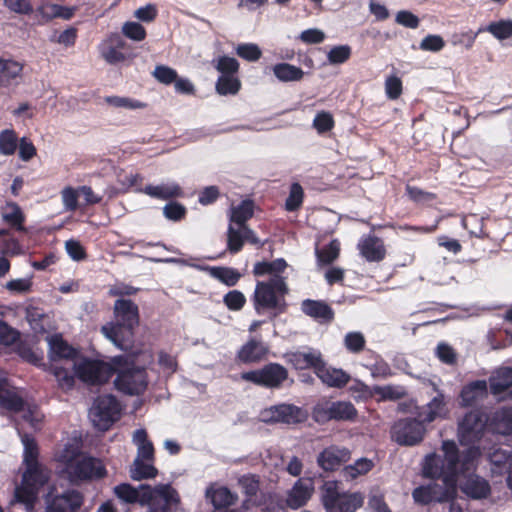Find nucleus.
<instances>
[{
	"instance_id": "obj_1",
	"label": "nucleus",
	"mask_w": 512,
	"mask_h": 512,
	"mask_svg": "<svg viewBox=\"0 0 512 512\" xmlns=\"http://www.w3.org/2000/svg\"><path fill=\"white\" fill-rule=\"evenodd\" d=\"M443 457L430 454L425 457L423 474L429 478L442 479L444 486L429 484L414 489L412 496L416 503L428 504L432 501H443L448 496L449 489L454 487L456 477L466 471L459 466V453L454 441H443Z\"/></svg>"
},
{
	"instance_id": "obj_2",
	"label": "nucleus",
	"mask_w": 512,
	"mask_h": 512,
	"mask_svg": "<svg viewBox=\"0 0 512 512\" xmlns=\"http://www.w3.org/2000/svg\"><path fill=\"white\" fill-rule=\"evenodd\" d=\"M115 322L101 328L102 334L117 348L127 351L132 347L133 329L138 325L137 305L128 299H118L114 304Z\"/></svg>"
},
{
	"instance_id": "obj_3",
	"label": "nucleus",
	"mask_w": 512,
	"mask_h": 512,
	"mask_svg": "<svg viewBox=\"0 0 512 512\" xmlns=\"http://www.w3.org/2000/svg\"><path fill=\"white\" fill-rule=\"evenodd\" d=\"M59 459L65 465V472L73 483L100 479L106 475L102 461L82 454L76 443L66 444Z\"/></svg>"
},
{
	"instance_id": "obj_4",
	"label": "nucleus",
	"mask_w": 512,
	"mask_h": 512,
	"mask_svg": "<svg viewBox=\"0 0 512 512\" xmlns=\"http://www.w3.org/2000/svg\"><path fill=\"white\" fill-rule=\"evenodd\" d=\"M487 418L480 411H471L459 422L458 436L462 445L469 446L459 456V466L463 471H470L474 467L475 460L481 455V449L475 444L481 440L486 426Z\"/></svg>"
},
{
	"instance_id": "obj_5",
	"label": "nucleus",
	"mask_w": 512,
	"mask_h": 512,
	"mask_svg": "<svg viewBox=\"0 0 512 512\" xmlns=\"http://www.w3.org/2000/svg\"><path fill=\"white\" fill-rule=\"evenodd\" d=\"M288 291L285 278L281 275H273L267 281H258L253 296L256 312L258 314L263 310L283 312L285 308L284 297Z\"/></svg>"
},
{
	"instance_id": "obj_6",
	"label": "nucleus",
	"mask_w": 512,
	"mask_h": 512,
	"mask_svg": "<svg viewBox=\"0 0 512 512\" xmlns=\"http://www.w3.org/2000/svg\"><path fill=\"white\" fill-rule=\"evenodd\" d=\"M50 478V471L44 466L34 469L26 468L21 484L15 488L13 507L23 505L27 512L32 511L37 499L39 489L44 486Z\"/></svg>"
},
{
	"instance_id": "obj_7",
	"label": "nucleus",
	"mask_w": 512,
	"mask_h": 512,
	"mask_svg": "<svg viewBox=\"0 0 512 512\" xmlns=\"http://www.w3.org/2000/svg\"><path fill=\"white\" fill-rule=\"evenodd\" d=\"M322 502L327 512H355L364 502L361 493H341L336 482H325Z\"/></svg>"
},
{
	"instance_id": "obj_8",
	"label": "nucleus",
	"mask_w": 512,
	"mask_h": 512,
	"mask_svg": "<svg viewBox=\"0 0 512 512\" xmlns=\"http://www.w3.org/2000/svg\"><path fill=\"white\" fill-rule=\"evenodd\" d=\"M121 406L112 395L99 396L90 409L89 416L99 430H107L120 415Z\"/></svg>"
},
{
	"instance_id": "obj_9",
	"label": "nucleus",
	"mask_w": 512,
	"mask_h": 512,
	"mask_svg": "<svg viewBox=\"0 0 512 512\" xmlns=\"http://www.w3.org/2000/svg\"><path fill=\"white\" fill-rule=\"evenodd\" d=\"M313 418L318 423H326L330 420H353L357 411L351 402L347 401H322L313 409Z\"/></svg>"
},
{
	"instance_id": "obj_10",
	"label": "nucleus",
	"mask_w": 512,
	"mask_h": 512,
	"mask_svg": "<svg viewBox=\"0 0 512 512\" xmlns=\"http://www.w3.org/2000/svg\"><path fill=\"white\" fill-rule=\"evenodd\" d=\"M178 500L177 492L168 484H159L154 488L146 485L142 505H147L150 512H169Z\"/></svg>"
},
{
	"instance_id": "obj_11",
	"label": "nucleus",
	"mask_w": 512,
	"mask_h": 512,
	"mask_svg": "<svg viewBox=\"0 0 512 512\" xmlns=\"http://www.w3.org/2000/svg\"><path fill=\"white\" fill-rule=\"evenodd\" d=\"M287 377V369L277 363H270L261 369L244 372L241 375L243 380L266 388H278Z\"/></svg>"
},
{
	"instance_id": "obj_12",
	"label": "nucleus",
	"mask_w": 512,
	"mask_h": 512,
	"mask_svg": "<svg viewBox=\"0 0 512 512\" xmlns=\"http://www.w3.org/2000/svg\"><path fill=\"white\" fill-rule=\"evenodd\" d=\"M425 433L423 422L419 419L398 420L392 427L391 436L400 445L413 446L422 441Z\"/></svg>"
},
{
	"instance_id": "obj_13",
	"label": "nucleus",
	"mask_w": 512,
	"mask_h": 512,
	"mask_svg": "<svg viewBox=\"0 0 512 512\" xmlns=\"http://www.w3.org/2000/svg\"><path fill=\"white\" fill-rule=\"evenodd\" d=\"M72 367L75 375L88 384L104 383L111 376V368L99 361L81 359L73 361Z\"/></svg>"
},
{
	"instance_id": "obj_14",
	"label": "nucleus",
	"mask_w": 512,
	"mask_h": 512,
	"mask_svg": "<svg viewBox=\"0 0 512 512\" xmlns=\"http://www.w3.org/2000/svg\"><path fill=\"white\" fill-rule=\"evenodd\" d=\"M115 387L128 395L142 394L148 385L147 373L143 368L129 367L118 373Z\"/></svg>"
},
{
	"instance_id": "obj_15",
	"label": "nucleus",
	"mask_w": 512,
	"mask_h": 512,
	"mask_svg": "<svg viewBox=\"0 0 512 512\" xmlns=\"http://www.w3.org/2000/svg\"><path fill=\"white\" fill-rule=\"evenodd\" d=\"M260 418L263 422L296 424L306 420L307 413L303 409L292 404H279L261 411Z\"/></svg>"
},
{
	"instance_id": "obj_16",
	"label": "nucleus",
	"mask_w": 512,
	"mask_h": 512,
	"mask_svg": "<svg viewBox=\"0 0 512 512\" xmlns=\"http://www.w3.org/2000/svg\"><path fill=\"white\" fill-rule=\"evenodd\" d=\"M285 359L297 370L311 368L315 373L323 362L320 351L308 347L293 352H287Z\"/></svg>"
},
{
	"instance_id": "obj_17",
	"label": "nucleus",
	"mask_w": 512,
	"mask_h": 512,
	"mask_svg": "<svg viewBox=\"0 0 512 512\" xmlns=\"http://www.w3.org/2000/svg\"><path fill=\"white\" fill-rule=\"evenodd\" d=\"M83 497L76 490H68L61 495L47 498L46 512H75L82 505Z\"/></svg>"
},
{
	"instance_id": "obj_18",
	"label": "nucleus",
	"mask_w": 512,
	"mask_h": 512,
	"mask_svg": "<svg viewBox=\"0 0 512 512\" xmlns=\"http://www.w3.org/2000/svg\"><path fill=\"white\" fill-rule=\"evenodd\" d=\"M314 491L313 481L310 478H299L288 491L286 504L291 509L304 506L311 498Z\"/></svg>"
},
{
	"instance_id": "obj_19",
	"label": "nucleus",
	"mask_w": 512,
	"mask_h": 512,
	"mask_svg": "<svg viewBox=\"0 0 512 512\" xmlns=\"http://www.w3.org/2000/svg\"><path fill=\"white\" fill-rule=\"evenodd\" d=\"M25 401L20 391L10 386L0 374V407L11 413H20Z\"/></svg>"
},
{
	"instance_id": "obj_20",
	"label": "nucleus",
	"mask_w": 512,
	"mask_h": 512,
	"mask_svg": "<svg viewBox=\"0 0 512 512\" xmlns=\"http://www.w3.org/2000/svg\"><path fill=\"white\" fill-rule=\"evenodd\" d=\"M23 77V65L13 59L0 57V88L17 86Z\"/></svg>"
},
{
	"instance_id": "obj_21",
	"label": "nucleus",
	"mask_w": 512,
	"mask_h": 512,
	"mask_svg": "<svg viewBox=\"0 0 512 512\" xmlns=\"http://www.w3.org/2000/svg\"><path fill=\"white\" fill-rule=\"evenodd\" d=\"M247 241L253 245H262L260 239L256 236L255 232L247 225L234 228L232 225L228 228V249L231 253L239 252Z\"/></svg>"
},
{
	"instance_id": "obj_22",
	"label": "nucleus",
	"mask_w": 512,
	"mask_h": 512,
	"mask_svg": "<svg viewBox=\"0 0 512 512\" xmlns=\"http://www.w3.org/2000/svg\"><path fill=\"white\" fill-rule=\"evenodd\" d=\"M349 458V451L344 448L330 446L324 449L317 457L318 465L325 471L337 469Z\"/></svg>"
},
{
	"instance_id": "obj_23",
	"label": "nucleus",
	"mask_w": 512,
	"mask_h": 512,
	"mask_svg": "<svg viewBox=\"0 0 512 512\" xmlns=\"http://www.w3.org/2000/svg\"><path fill=\"white\" fill-rule=\"evenodd\" d=\"M315 374L323 384L334 388L344 387L350 380V375L344 370L328 367L324 361Z\"/></svg>"
},
{
	"instance_id": "obj_24",
	"label": "nucleus",
	"mask_w": 512,
	"mask_h": 512,
	"mask_svg": "<svg viewBox=\"0 0 512 512\" xmlns=\"http://www.w3.org/2000/svg\"><path fill=\"white\" fill-rule=\"evenodd\" d=\"M360 254L369 262H377L384 258L385 248L381 239L375 236L363 237L358 243Z\"/></svg>"
},
{
	"instance_id": "obj_25",
	"label": "nucleus",
	"mask_w": 512,
	"mask_h": 512,
	"mask_svg": "<svg viewBox=\"0 0 512 512\" xmlns=\"http://www.w3.org/2000/svg\"><path fill=\"white\" fill-rule=\"evenodd\" d=\"M142 192L152 198L168 200L182 196L181 187L174 181H167L158 185H147Z\"/></svg>"
},
{
	"instance_id": "obj_26",
	"label": "nucleus",
	"mask_w": 512,
	"mask_h": 512,
	"mask_svg": "<svg viewBox=\"0 0 512 512\" xmlns=\"http://www.w3.org/2000/svg\"><path fill=\"white\" fill-rule=\"evenodd\" d=\"M132 442L137 447V455L134 460L155 461L154 447L145 429H137L133 432Z\"/></svg>"
},
{
	"instance_id": "obj_27",
	"label": "nucleus",
	"mask_w": 512,
	"mask_h": 512,
	"mask_svg": "<svg viewBox=\"0 0 512 512\" xmlns=\"http://www.w3.org/2000/svg\"><path fill=\"white\" fill-rule=\"evenodd\" d=\"M445 414L444 396L438 393L427 405L421 408L418 417L423 423H430L437 418L445 416Z\"/></svg>"
},
{
	"instance_id": "obj_28",
	"label": "nucleus",
	"mask_w": 512,
	"mask_h": 512,
	"mask_svg": "<svg viewBox=\"0 0 512 512\" xmlns=\"http://www.w3.org/2000/svg\"><path fill=\"white\" fill-rule=\"evenodd\" d=\"M267 346L255 339L248 341L238 352V359L244 363H253L261 360L267 353Z\"/></svg>"
},
{
	"instance_id": "obj_29",
	"label": "nucleus",
	"mask_w": 512,
	"mask_h": 512,
	"mask_svg": "<svg viewBox=\"0 0 512 512\" xmlns=\"http://www.w3.org/2000/svg\"><path fill=\"white\" fill-rule=\"evenodd\" d=\"M487 395V382L476 380L466 385L461 391L462 404L471 406L482 400Z\"/></svg>"
},
{
	"instance_id": "obj_30",
	"label": "nucleus",
	"mask_w": 512,
	"mask_h": 512,
	"mask_svg": "<svg viewBox=\"0 0 512 512\" xmlns=\"http://www.w3.org/2000/svg\"><path fill=\"white\" fill-rule=\"evenodd\" d=\"M461 489L467 496L474 499L485 498L490 492L488 482L476 475L469 476L465 482L461 484Z\"/></svg>"
},
{
	"instance_id": "obj_31",
	"label": "nucleus",
	"mask_w": 512,
	"mask_h": 512,
	"mask_svg": "<svg viewBox=\"0 0 512 512\" xmlns=\"http://www.w3.org/2000/svg\"><path fill=\"white\" fill-rule=\"evenodd\" d=\"M36 11L44 21H49L53 18L68 20L74 14V8L64 7L53 3H43Z\"/></svg>"
},
{
	"instance_id": "obj_32",
	"label": "nucleus",
	"mask_w": 512,
	"mask_h": 512,
	"mask_svg": "<svg viewBox=\"0 0 512 512\" xmlns=\"http://www.w3.org/2000/svg\"><path fill=\"white\" fill-rule=\"evenodd\" d=\"M302 311L308 316L324 321H331L333 319L332 309L327 304L320 301L304 300L302 302Z\"/></svg>"
},
{
	"instance_id": "obj_33",
	"label": "nucleus",
	"mask_w": 512,
	"mask_h": 512,
	"mask_svg": "<svg viewBox=\"0 0 512 512\" xmlns=\"http://www.w3.org/2000/svg\"><path fill=\"white\" fill-rule=\"evenodd\" d=\"M274 76L281 82H297L304 77V71L289 63H278L272 68Z\"/></svg>"
},
{
	"instance_id": "obj_34",
	"label": "nucleus",
	"mask_w": 512,
	"mask_h": 512,
	"mask_svg": "<svg viewBox=\"0 0 512 512\" xmlns=\"http://www.w3.org/2000/svg\"><path fill=\"white\" fill-rule=\"evenodd\" d=\"M206 497L216 508L233 505L237 499V496L226 487H210L206 491Z\"/></svg>"
},
{
	"instance_id": "obj_35",
	"label": "nucleus",
	"mask_w": 512,
	"mask_h": 512,
	"mask_svg": "<svg viewBox=\"0 0 512 512\" xmlns=\"http://www.w3.org/2000/svg\"><path fill=\"white\" fill-rule=\"evenodd\" d=\"M490 33L498 41H504L512 37V20L501 19L498 21L490 22L486 27L479 28L478 33Z\"/></svg>"
},
{
	"instance_id": "obj_36",
	"label": "nucleus",
	"mask_w": 512,
	"mask_h": 512,
	"mask_svg": "<svg viewBox=\"0 0 512 512\" xmlns=\"http://www.w3.org/2000/svg\"><path fill=\"white\" fill-rule=\"evenodd\" d=\"M491 392L500 394L512 385V368L503 367L493 373L489 379Z\"/></svg>"
},
{
	"instance_id": "obj_37",
	"label": "nucleus",
	"mask_w": 512,
	"mask_h": 512,
	"mask_svg": "<svg viewBox=\"0 0 512 512\" xmlns=\"http://www.w3.org/2000/svg\"><path fill=\"white\" fill-rule=\"evenodd\" d=\"M146 485H139L138 488L130 484L123 483L114 487L115 495L125 503H140L142 505V496L144 495Z\"/></svg>"
},
{
	"instance_id": "obj_38",
	"label": "nucleus",
	"mask_w": 512,
	"mask_h": 512,
	"mask_svg": "<svg viewBox=\"0 0 512 512\" xmlns=\"http://www.w3.org/2000/svg\"><path fill=\"white\" fill-rule=\"evenodd\" d=\"M492 427L499 434L512 432V407H503L496 411L492 417Z\"/></svg>"
},
{
	"instance_id": "obj_39",
	"label": "nucleus",
	"mask_w": 512,
	"mask_h": 512,
	"mask_svg": "<svg viewBox=\"0 0 512 512\" xmlns=\"http://www.w3.org/2000/svg\"><path fill=\"white\" fill-rule=\"evenodd\" d=\"M157 473L154 461L134 460L130 467V476L133 480L151 479L156 477Z\"/></svg>"
},
{
	"instance_id": "obj_40",
	"label": "nucleus",
	"mask_w": 512,
	"mask_h": 512,
	"mask_svg": "<svg viewBox=\"0 0 512 512\" xmlns=\"http://www.w3.org/2000/svg\"><path fill=\"white\" fill-rule=\"evenodd\" d=\"M49 348L53 361L58 359H70L75 355V350L59 336L49 338Z\"/></svg>"
},
{
	"instance_id": "obj_41",
	"label": "nucleus",
	"mask_w": 512,
	"mask_h": 512,
	"mask_svg": "<svg viewBox=\"0 0 512 512\" xmlns=\"http://www.w3.org/2000/svg\"><path fill=\"white\" fill-rule=\"evenodd\" d=\"M254 205L250 200L242 201L238 206L231 208V222L239 227L246 226V222L253 216Z\"/></svg>"
},
{
	"instance_id": "obj_42",
	"label": "nucleus",
	"mask_w": 512,
	"mask_h": 512,
	"mask_svg": "<svg viewBox=\"0 0 512 512\" xmlns=\"http://www.w3.org/2000/svg\"><path fill=\"white\" fill-rule=\"evenodd\" d=\"M488 459L494 466L492 471L494 473H501L503 469L510 467L511 454L508 450L499 447H493L488 453Z\"/></svg>"
},
{
	"instance_id": "obj_43",
	"label": "nucleus",
	"mask_w": 512,
	"mask_h": 512,
	"mask_svg": "<svg viewBox=\"0 0 512 512\" xmlns=\"http://www.w3.org/2000/svg\"><path fill=\"white\" fill-rule=\"evenodd\" d=\"M215 88L220 95H235L241 88V82L235 75H221Z\"/></svg>"
},
{
	"instance_id": "obj_44",
	"label": "nucleus",
	"mask_w": 512,
	"mask_h": 512,
	"mask_svg": "<svg viewBox=\"0 0 512 512\" xmlns=\"http://www.w3.org/2000/svg\"><path fill=\"white\" fill-rule=\"evenodd\" d=\"M340 253V243L338 240H332L327 246L316 248L315 254L319 265H328L335 261Z\"/></svg>"
},
{
	"instance_id": "obj_45",
	"label": "nucleus",
	"mask_w": 512,
	"mask_h": 512,
	"mask_svg": "<svg viewBox=\"0 0 512 512\" xmlns=\"http://www.w3.org/2000/svg\"><path fill=\"white\" fill-rule=\"evenodd\" d=\"M287 267V263L284 259H276L271 262H257L254 265L253 273L255 276H262L269 274L270 277L273 275H280L281 272Z\"/></svg>"
},
{
	"instance_id": "obj_46",
	"label": "nucleus",
	"mask_w": 512,
	"mask_h": 512,
	"mask_svg": "<svg viewBox=\"0 0 512 512\" xmlns=\"http://www.w3.org/2000/svg\"><path fill=\"white\" fill-rule=\"evenodd\" d=\"M22 443L24 445L23 462L26 465V468H30L31 470L35 467L43 466L37 460L38 449L34 439L28 435H24L22 437Z\"/></svg>"
},
{
	"instance_id": "obj_47",
	"label": "nucleus",
	"mask_w": 512,
	"mask_h": 512,
	"mask_svg": "<svg viewBox=\"0 0 512 512\" xmlns=\"http://www.w3.org/2000/svg\"><path fill=\"white\" fill-rule=\"evenodd\" d=\"M207 269L212 277L228 286H234L241 277V274L237 270L229 267H210Z\"/></svg>"
},
{
	"instance_id": "obj_48",
	"label": "nucleus",
	"mask_w": 512,
	"mask_h": 512,
	"mask_svg": "<svg viewBox=\"0 0 512 512\" xmlns=\"http://www.w3.org/2000/svg\"><path fill=\"white\" fill-rule=\"evenodd\" d=\"M105 102L111 107L125 110H137L146 107V104L130 97L107 96Z\"/></svg>"
},
{
	"instance_id": "obj_49",
	"label": "nucleus",
	"mask_w": 512,
	"mask_h": 512,
	"mask_svg": "<svg viewBox=\"0 0 512 512\" xmlns=\"http://www.w3.org/2000/svg\"><path fill=\"white\" fill-rule=\"evenodd\" d=\"M98 50L101 57L109 64H117L126 59L124 53L118 51L117 48L111 45L106 39L99 44Z\"/></svg>"
},
{
	"instance_id": "obj_50",
	"label": "nucleus",
	"mask_w": 512,
	"mask_h": 512,
	"mask_svg": "<svg viewBox=\"0 0 512 512\" xmlns=\"http://www.w3.org/2000/svg\"><path fill=\"white\" fill-rule=\"evenodd\" d=\"M2 217L5 222L15 227L18 230H22L23 226V214L19 206L15 203H8L2 212Z\"/></svg>"
},
{
	"instance_id": "obj_51",
	"label": "nucleus",
	"mask_w": 512,
	"mask_h": 512,
	"mask_svg": "<svg viewBox=\"0 0 512 512\" xmlns=\"http://www.w3.org/2000/svg\"><path fill=\"white\" fill-rule=\"evenodd\" d=\"M373 392L383 400H398L406 395V390L399 385L375 386Z\"/></svg>"
},
{
	"instance_id": "obj_52",
	"label": "nucleus",
	"mask_w": 512,
	"mask_h": 512,
	"mask_svg": "<svg viewBox=\"0 0 512 512\" xmlns=\"http://www.w3.org/2000/svg\"><path fill=\"white\" fill-rule=\"evenodd\" d=\"M22 413V419L26 421L32 428H38L44 418V414L35 404L25 402Z\"/></svg>"
},
{
	"instance_id": "obj_53",
	"label": "nucleus",
	"mask_w": 512,
	"mask_h": 512,
	"mask_svg": "<svg viewBox=\"0 0 512 512\" xmlns=\"http://www.w3.org/2000/svg\"><path fill=\"white\" fill-rule=\"evenodd\" d=\"M17 135L14 130L5 129L0 132V153L12 155L17 149Z\"/></svg>"
},
{
	"instance_id": "obj_54",
	"label": "nucleus",
	"mask_w": 512,
	"mask_h": 512,
	"mask_svg": "<svg viewBox=\"0 0 512 512\" xmlns=\"http://www.w3.org/2000/svg\"><path fill=\"white\" fill-rule=\"evenodd\" d=\"M373 463L366 458L358 459L354 464L348 465L344 468V476L347 479H354L359 475L366 474L372 469Z\"/></svg>"
},
{
	"instance_id": "obj_55",
	"label": "nucleus",
	"mask_w": 512,
	"mask_h": 512,
	"mask_svg": "<svg viewBox=\"0 0 512 512\" xmlns=\"http://www.w3.org/2000/svg\"><path fill=\"white\" fill-rule=\"evenodd\" d=\"M236 54L249 62H255L259 60L262 56V51L260 47L255 43H242L239 44L236 49Z\"/></svg>"
},
{
	"instance_id": "obj_56",
	"label": "nucleus",
	"mask_w": 512,
	"mask_h": 512,
	"mask_svg": "<svg viewBox=\"0 0 512 512\" xmlns=\"http://www.w3.org/2000/svg\"><path fill=\"white\" fill-rule=\"evenodd\" d=\"M304 191L299 183H293L290 187L289 196L285 202L288 211H295L300 208L303 202Z\"/></svg>"
},
{
	"instance_id": "obj_57",
	"label": "nucleus",
	"mask_w": 512,
	"mask_h": 512,
	"mask_svg": "<svg viewBox=\"0 0 512 512\" xmlns=\"http://www.w3.org/2000/svg\"><path fill=\"white\" fill-rule=\"evenodd\" d=\"M484 217L478 218L477 215L472 214L468 217L463 218L462 225L464 228L469 229V233L472 236L483 238L486 233L483 229Z\"/></svg>"
},
{
	"instance_id": "obj_58",
	"label": "nucleus",
	"mask_w": 512,
	"mask_h": 512,
	"mask_svg": "<svg viewBox=\"0 0 512 512\" xmlns=\"http://www.w3.org/2000/svg\"><path fill=\"white\" fill-rule=\"evenodd\" d=\"M78 188L66 186L61 190V200L65 211L74 212L78 207Z\"/></svg>"
},
{
	"instance_id": "obj_59",
	"label": "nucleus",
	"mask_w": 512,
	"mask_h": 512,
	"mask_svg": "<svg viewBox=\"0 0 512 512\" xmlns=\"http://www.w3.org/2000/svg\"><path fill=\"white\" fill-rule=\"evenodd\" d=\"M122 33L125 37L136 42L142 41L146 37L145 28L140 23L134 21L125 22L122 26Z\"/></svg>"
},
{
	"instance_id": "obj_60",
	"label": "nucleus",
	"mask_w": 512,
	"mask_h": 512,
	"mask_svg": "<svg viewBox=\"0 0 512 512\" xmlns=\"http://www.w3.org/2000/svg\"><path fill=\"white\" fill-rule=\"evenodd\" d=\"M366 344L365 337L360 332H349L344 337V346L352 353L361 352Z\"/></svg>"
},
{
	"instance_id": "obj_61",
	"label": "nucleus",
	"mask_w": 512,
	"mask_h": 512,
	"mask_svg": "<svg viewBox=\"0 0 512 512\" xmlns=\"http://www.w3.org/2000/svg\"><path fill=\"white\" fill-rule=\"evenodd\" d=\"M237 59L229 56H221L217 59L215 68L221 75H235L239 70Z\"/></svg>"
},
{
	"instance_id": "obj_62",
	"label": "nucleus",
	"mask_w": 512,
	"mask_h": 512,
	"mask_svg": "<svg viewBox=\"0 0 512 512\" xmlns=\"http://www.w3.org/2000/svg\"><path fill=\"white\" fill-rule=\"evenodd\" d=\"M152 75L158 82L165 85L174 83L178 76L175 69L166 65H157Z\"/></svg>"
},
{
	"instance_id": "obj_63",
	"label": "nucleus",
	"mask_w": 512,
	"mask_h": 512,
	"mask_svg": "<svg viewBox=\"0 0 512 512\" xmlns=\"http://www.w3.org/2000/svg\"><path fill=\"white\" fill-rule=\"evenodd\" d=\"M350 56L351 48L348 45L335 46L327 53L328 62L333 65L346 62Z\"/></svg>"
},
{
	"instance_id": "obj_64",
	"label": "nucleus",
	"mask_w": 512,
	"mask_h": 512,
	"mask_svg": "<svg viewBox=\"0 0 512 512\" xmlns=\"http://www.w3.org/2000/svg\"><path fill=\"white\" fill-rule=\"evenodd\" d=\"M20 337L19 332L8 325L3 320H0V345L10 346L14 344Z\"/></svg>"
}]
</instances>
